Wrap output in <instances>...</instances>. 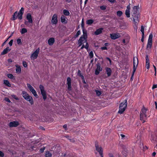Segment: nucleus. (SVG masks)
<instances>
[{
  "instance_id": "nucleus-3",
  "label": "nucleus",
  "mask_w": 157,
  "mask_h": 157,
  "mask_svg": "<svg viewBox=\"0 0 157 157\" xmlns=\"http://www.w3.org/2000/svg\"><path fill=\"white\" fill-rule=\"evenodd\" d=\"M95 147L96 151L99 153L101 157H103V149L101 146H99L97 141L95 142Z\"/></svg>"
},
{
  "instance_id": "nucleus-64",
  "label": "nucleus",
  "mask_w": 157,
  "mask_h": 157,
  "mask_svg": "<svg viewBox=\"0 0 157 157\" xmlns=\"http://www.w3.org/2000/svg\"><path fill=\"white\" fill-rule=\"evenodd\" d=\"M108 155L109 157H114L113 155L111 153H109Z\"/></svg>"
},
{
  "instance_id": "nucleus-31",
  "label": "nucleus",
  "mask_w": 157,
  "mask_h": 157,
  "mask_svg": "<svg viewBox=\"0 0 157 157\" xmlns=\"http://www.w3.org/2000/svg\"><path fill=\"white\" fill-rule=\"evenodd\" d=\"M3 82L8 87H10L11 86V85L8 80H4Z\"/></svg>"
},
{
  "instance_id": "nucleus-6",
  "label": "nucleus",
  "mask_w": 157,
  "mask_h": 157,
  "mask_svg": "<svg viewBox=\"0 0 157 157\" xmlns=\"http://www.w3.org/2000/svg\"><path fill=\"white\" fill-rule=\"evenodd\" d=\"M27 86L29 90L32 93L33 95L36 98L38 97V96L36 92L35 89L33 88V87L29 83H27Z\"/></svg>"
},
{
  "instance_id": "nucleus-42",
  "label": "nucleus",
  "mask_w": 157,
  "mask_h": 157,
  "mask_svg": "<svg viewBox=\"0 0 157 157\" xmlns=\"http://www.w3.org/2000/svg\"><path fill=\"white\" fill-rule=\"evenodd\" d=\"M100 8L101 10H106V6L105 5H102L100 6Z\"/></svg>"
},
{
  "instance_id": "nucleus-28",
  "label": "nucleus",
  "mask_w": 157,
  "mask_h": 157,
  "mask_svg": "<svg viewBox=\"0 0 157 157\" xmlns=\"http://www.w3.org/2000/svg\"><path fill=\"white\" fill-rule=\"evenodd\" d=\"M61 21L62 23H66L67 22V21L66 20V17L64 15H62L61 17Z\"/></svg>"
},
{
  "instance_id": "nucleus-15",
  "label": "nucleus",
  "mask_w": 157,
  "mask_h": 157,
  "mask_svg": "<svg viewBox=\"0 0 157 157\" xmlns=\"http://www.w3.org/2000/svg\"><path fill=\"white\" fill-rule=\"evenodd\" d=\"M105 73L107 75V77H110L112 73V70L111 68L109 67H106L105 68Z\"/></svg>"
},
{
  "instance_id": "nucleus-19",
  "label": "nucleus",
  "mask_w": 157,
  "mask_h": 157,
  "mask_svg": "<svg viewBox=\"0 0 157 157\" xmlns=\"http://www.w3.org/2000/svg\"><path fill=\"white\" fill-rule=\"evenodd\" d=\"M103 30V28H100L96 30L94 32V34L96 35H98L100 34L102 32Z\"/></svg>"
},
{
  "instance_id": "nucleus-44",
  "label": "nucleus",
  "mask_w": 157,
  "mask_h": 157,
  "mask_svg": "<svg viewBox=\"0 0 157 157\" xmlns=\"http://www.w3.org/2000/svg\"><path fill=\"white\" fill-rule=\"evenodd\" d=\"M144 26L143 25L141 26L140 31L142 33V35H144Z\"/></svg>"
},
{
  "instance_id": "nucleus-47",
  "label": "nucleus",
  "mask_w": 157,
  "mask_h": 157,
  "mask_svg": "<svg viewBox=\"0 0 157 157\" xmlns=\"http://www.w3.org/2000/svg\"><path fill=\"white\" fill-rule=\"evenodd\" d=\"M65 137L66 138H67L69 140H70L71 142L74 141V140L73 139H71L69 138L70 137V136L69 135H67L66 136H65Z\"/></svg>"
},
{
  "instance_id": "nucleus-48",
  "label": "nucleus",
  "mask_w": 157,
  "mask_h": 157,
  "mask_svg": "<svg viewBox=\"0 0 157 157\" xmlns=\"http://www.w3.org/2000/svg\"><path fill=\"white\" fill-rule=\"evenodd\" d=\"M22 64L23 66L25 67H27V64L26 62L24 61L22 62Z\"/></svg>"
},
{
  "instance_id": "nucleus-57",
  "label": "nucleus",
  "mask_w": 157,
  "mask_h": 157,
  "mask_svg": "<svg viewBox=\"0 0 157 157\" xmlns=\"http://www.w3.org/2000/svg\"><path fill=\"white\" fill-rule=\"evenodd\" d=\"M101 49L102 50H107V48L106 47V46H104V47H101Z\"/></svg>"
},
{
  "instance_id": "nucleus-1",
  "label": "nucleus",
  "mask_w": 157,
  "mask_h": 157,
  "mask_svg": "<svg viewBox=\"0 0 157 157\" xmlns=\"http://www.w3.org/2000/svg\"><path fill=\"white\" fill-rule=\"evenodd\" d=\"M23 97L27 101H28L32 105L34 104V101L33 97L29 96L28 94L25 91H22V93Z\"/></svg>"
},
{
  "instance_id": "nucleus-39",
  "label": "nucleus",
  "mask_w": 157,
  "mask_h": 157,
  "mask_svg": "<svg viewBox=\"0 0 157 157\" xmlns=\"http://www.w3.org/2000/svg\"><path fill=\"white\" fill-rule=\"evenodd\" d=\"M122 14V12L121 11H118L117 12V15L119 17L121 16Z\"/></svg>"
},
{
  "instance_id": "nucleus-24",
  "label": "nucleus",
  "mask_w": 157,
  "mask_h": 157,
  "mask_svg": "<svg viewBox=\"0 0 157 157\" xmlns=\"http://www.w3.org/2000/svg\"><path fill=\"white\" fill-rule=\"evenodd\" d=\"M55 41V38L53 37L50 38L48 40V44L50 45L53 44Z\"/></svg>"
},
{
  "instance_id": "nucleus-63",
  "label": "nucleus",
  "mask_w": 157,
  "mask_h": 157,
  "mask_svg": "<svg viewBox=\"0 0 157 157\" xmlns=\"http://www.w3.org/2000/svg\"><path fill=\"white\" fill-rule=\"evenodd\" d=\"M157 87V85H153L152 87V89H154L155 88H156Z\"/></svg>"
},
{
  "instance_id": "nucleus-52",
  "label": "nucleus",
  "mask_w": 157,
  "mask_h": 157,
  "mask_svg": "<svg viewBox=\"0 0 157 157\" xmlns=\"http://www.w3.org/2000/svg\"><path fill=\"white\" fill-rule=\"evenodd\" d=\"M85 42L86 43V45L85 46V48L86 49H87L89 48V44L87 42Z\"/></svg>"
},
{
  "instance_id": "nucleus-50",
  "label": "nucleus",
  "mask_w": 157,
  "mask_h": 157,
  "mask_svg": "<svg viewBox=\"0 0 157 157\" xmlns=\"http://www.w3.org/2000/svg\"><path fill=\"white\" fill-rule=\"evenodd\" d=\"M12 97L14 99L17 100H19V98L15 95H13Z\"/></svg>"
},
{
  "instance_id": "nucleus-62",
  "label": "nucleus",
  "mask_w": 157,
  "mask_h": 157,
  "mask_svg": "<svg viewBox=\"0 0 157 157\" xmlns=\"http://www.w3.org/2000/svg\"><path fill=\"white\" fill-rule=\"evenodd\" d=\"M96 67H101V65L100 63L98 62L96 64Z\"/></svg>"
},
{
  "instance_id": "nucleus-30",
  "label": "nucleus",
  "mask_w": 157,
  "mask_h": 157,
  "mask_svg": "<svg viewBox=\"0 0 157 157\" xmlns=\"http://www.w3.org/2000/svg\"><path fill=\"white\" fill-rule=\"evenodd\" d=\"M52 154L48 151L46 152L45 156V157H52Z\"/></svg>"
},
{
  "instance_id": "nucleus-22",
  "label": "nucleus",
  "mask_w": 157,
  "mask_h": 157,
  "mask_svg": "<svg viewBox=\"0 0 157 157\" xmlns=\"http://www.w3.org/2000/svg\"><path fill=\"white\" fill-rule=\"evenodd\" d=\"M146 64L147 68V69H149L150 67V63L148 58V56L147 55H146Z\"/></svg>"
},
{
  "instance_id": "nucleus-20",
  "label": "nucleus",
  "mask_w": 157,
  "mask_h": 157,
  "mask_svg": "<svg viewBox=\"0 0 157 157\" xmlns=\"http://www.w3.org/2000/svg\"><path fill=\"white\" fill-rule=\"evenodd\" d=\"M18 18V13L17 11L14 12L13 14L12 15V17L10 18L11 20L12 21H15Z\"/></svg>"
},
{
  "instance_id": "nucleus-33",
  "label": "nucleus",
  "mask_w": 157,
  "mask_h": 157,
  "mask_svg": "<svg viewBox=\"0 0 157 157\" xmlns=\"http://www.w3.org/2000/svg\"><path fill=\"white\" fill-rule=\"evenodd\" d=\"M152 38L153 35L151 33L149 35L147 42L152 43Z\"/></svg>"
},
{
  "instance_id": "nucleus-14",
  "label": "nucleus",
  "mask_w": 157,
  "mask_h": 157,
  "mask_svg": "<svg viewBox=\"0 0 157 157\" xmlns=\"http://www.w3.org/2000/svg\"><path fill=\"white\" fill-rule=\"evenodd\" d=\"M52 23L53 24H56L58 22L57 15L55 14L53 16L51 21Z\"/></svg>"
},
{
  "instance_id": "nucleus-38",
  "label": "nucleus",
  "mask_w": 157,
  "mask_h": 157,
  "mask_svg": "<svg viewBox=\"0 0 157 157\" xmlns=\"http://www.w3.org/2000/svg\"><path fill=\"white\" fill-rule=\"evenodd\" d=\"M27 29L26 28H24L21 29V34H23L27 33Z\"/></svg>"
},
{
  "instance_id": "nucleus-51",
  "label": "nucleus",
  "mask_w": 157,
  "mask_h": 157,
  "mask_svg": "<svg viewBox=\"0 0 157 157\" xmlns=\"http://www.w3.org/2000/svg\"><path fill=\"white\" fill-rule=\"evenodd\" d=\"M9 38H7L6 40L2 44V45H1V46L2 47H3V46H4L5 44H6V42H7V41L8 39H9Z\"/></svg>"
},
{
  "instance_id": "nucleus-9",
  "label": "nucleus",
  "mask_w": 157,
  "mask_h": 157,
  "mask_svg": "<svg viewBox=\"0 0 157 157\" xmlns=\"http://www.w3.org/2000/svg\"><path fill=\"white\" fill-rule=\"evenodd\" d=\"M138 60L137 58H135L134 57L133 58V72L136 71L137 67L138 65Z\"/></svg>"
},
{
  "instance_id": "nucleus-56",
  "label": "nucleus",
  "mask_w": 157,
  "mask_h": 157,
  "mask_svg": "<svg viewBox=\"0 0 157 157\" xmlns=\"http://www.w3.org/2000/svg\"><path fill=\"white\" fill-rule=\"evenodd\" d=\"M77 75L79 76L82 75L81 71L79 70H78Z\"/></svg>"
},
{
  "instance_id": "nucleus-45",
  "label": "nucleus",
  "mask_w": 157,
  "mask_h": 157,
  "mask_svg": "<svg viewBox=\"0 0 157 157\" xmlns=\"http://www.w3.org/2000/svg\"><path fill=\"white\" fill-rule=\"evenodd\" d=\"M81 27L82 29H84V19L83 18L82 19V22H81Z\"/></svg>"
},
{
  "instance_id": "nucleus-13",
  "label": "nucleus",
  "mask_w": 157,
  "mask_h": 157,
  "mask_svg": "<svg viewBox=\"0 0 157 157\" xmlns=\"http://www.w3.org/2000/svg\"><path fill=\"white\" fill-rule=\"evenodd\" d=\"M19 124V123L17 121H14L10 122L9 124V126L10 127H17Z\"/></svg>"
},
{
  "instance_id": "nucleus-59",
  "label": "nucleus",
  "mask_w": 157,
  "mask_h": 157,
  "mask_svg": "<svg viewBox=\"0 0 157 157\" xmlns=\"http://www.w3.org/2000/svg\"><path fill=\"white\" fill-rule=\"evenodd\" d=\"M127 9L126 10H128L129 11H130V4H129V5H128L127 7Z\"/></svg>"
},
{
  "instance_id": "nucleus-49",
  "label": "nucleus",
  "mask_w": 157,
  "mask_h": 157,
  "mask_svg": "<svg viewBox=\"0 0 157 157\" xmlns=\"http://www.w3.org/2000/svg\"><path fill=\"white\" fill-rule=\"evenodd\" d=\"M5 100L6 101L9 102L10 103L11 102V101L10 99L7 97H5L4 98Z\"/></svg>"
},
{
  "instance_id": "nucleus-26",
  "label": "nucleus",
  "mask_w": 157,
  "mask_h": 157,
  "mask_svg": "<svg viewBox=\"0 0 157 157\" xmlns=\"http://www.w3.org/2000/svg\"><path fill=\"white\" fill-rule=\"evenodd\" d=\"M83 35L81 36L84 37L85 38L87 39V31L86 29H82Z\"/></svg>"
},
{
  "instance_id": "nucleus-61",
  "label": "nucleus",
  "mask_w": 157,
  "mask_h": 157,
  "mask_svg": "<svg viewBox=\"0 0 157 157\" xmlns=\"http://www.w3.org/2000/svg\"><path fill=\"white\" fill-rule=\"evenodd\" d=\"M106 59L109 61V63H110L111 64V60L110 59V58H109V57H107L106 58Z\"/></svg>"
},
{
  "instance_id": "nucleus-58",
  "label": "nucleus",
  "mask_w": 157,
  "mask_h": 157,
  "mask_svg": "<svg viewBox=\"0 0 157 157\" xmlns=\"http://www.w3.org/2000/svg\"><path fill=\"white\" fill-rule=\"evenodd\" d=\"M144 35H142L141 41L143 42H144Z\"/></svg>"
},
{
  "instance_id": "nucleus-36",
  "label": "nucleus",
  "mask_w": 157,
  "mask_h": 157,
  "mask_svg": "<svg viewBox=\"0 0 157 157\" xmlns=\"http://www.w3.org/2000/svg\"><path fill=\"white\" fill-rule=\"evenodd\" d=\"M125 14L127 17H130V11L128 10H126Z\"/></svg>"
},
{
  "instance_id": "nucleus-11",
  "label": "nucleus",
  "mask_w": 157,
  "mask_h": 157,
  "mask_svg": "<svg viewBox=\"0 0 157 157\" xmlns=\"http://www.w3.org/2000/svg\"><path fill=\"white\" fill-rule=\"evenodd\" d=\"M121 35L119 33H113L110 34V37L112 39L115 40L121 37Z\"/></svg>"
},
{
  "instance_id": "nucleus-25",
  "label": "nucleus",
  "mask_w": 157,
  "mask_h": 157,
  "mask_svg": "<svg viewBox=\"0 0 157 157\" xmlns=\"http://www.w3.org/2000/svg\"><path fill=\"white\" fill-rule=\"evenodd\" d=\"M10 50V48L9 47H7L2 52L1 54V55H4L7 54L8 52H9Z\"/></svg>"
},
{
  "instance_id": "nucleus-4",
  "label": "nucleus",
  "mask_w": 157,
  "mask_h": 157,
  "mask_svg": "<svg viewBox=\"0 0 157 157\" xmlns=\"http://www.w3.org/2000/svg\"><path fill=\"white\" fill-rule=\"evenodd\" d=\"M26 18L28 20V21H25L24 22V24L27 26H28L29 23H32L33 22L32 16L30 13H28L27 14L26 16Z\"/></svg>"
},
{
  "instance_id": "nucleus-29",
  "label": "nucleus",
  "mask_w": 157,
  "mask_h": 157,
  "mask_svg": "<svg viewBox=\"0 0 157 157\" xmlns=\"http://www.w3.org/2000/svg\"><path fill=\"white\" fill-rule=\"evenodd\" d=\"M147 111V109L144 106H143L141 109V112L140 114H146Z\"/></svg>"
},
{
  "instance_id": "nucleus-37",
  "label": "nucleus",
  "mask_w": 157,
  "mask_h": 157,
  "mask_svg": "<svg viewBox=\"0 0 157 157\" xmlns=\"http://www.w3.org/2000/svg\"><path fill=\"white\" fill-rule=\"evenodd\" d=\"M7 76L8 77L11 79H15V77L13 76V75L11 74H7Z\"/></svg>"
},
{
  "instance_id": "nucleus-12",
  "label": "nucleus",
  "mask_w": 157,
  "mask_h": 157,
  "mask_svg": "<svg viewBox=\"0 0 157 157\" xmlns=\"http://www.w3.org/2000/svg\"><path fill=\"white\" fill-rule=\"evenodd\" d=\"M24 8L22 7L18 13V19L20 20H21L22 19V15L24 13Z\"/></svg>"
},
{
  "instance_id": "nucleus-16",
  "label": "nucleus",
  "mask_w": 157,
  "mask_h": 157,
  "mask_svg": "<svg viewBox=\"0 0 157 157\" xmlns=\"http://www.w3.org/2000/svg\"><path fill=\"white\" fill-rule=\"evenodd\" d=\"M71 78L68 77L67 78V85L68 89L69 90H71Z\"/></svg>"
},
{
  "instance_id": "nucleus-46",
  "label": "nucleus",
  "mask_w": 157,
  "mask_h": 157,
  "mask_svg": "<svg viewBox=\"0 0 157 157\" xmlns=\"http://www.w3.org/2000/svg\"><path fill=\"white\" fill-rule=\"evenodd\" d=\"M89 56L90 58H92L93 57L94 54L93 52L92 51L90 52V53H89Z\"/></svg>"
},
{
  "instance_id": "nucleus-2",
  "label": "nucleus",
  "mask_w": 157,
  "mask_h": 157,
  "mask_svg": "<svg viewBox=\"0 0 157 157\" xmlns=\"http://www.w3.org/2000/svg\"><path fill=\"white\" fill-rule=\"evenodd\" d=\"M127 105V100H125L124 102L121 103L120 104L118 113L122 114L125 110Z\"/></svg>"
},
{
  "instance_id": "nucleus-32",
  "label": "nucleus",
  "mask_w": 157,
  "mask_h": 157,
  "mask_svg": "<svg viewBox=\"0 0 157 157\" xmlns=\"http://www.w3.org/2000/svg\"><path fill=\"white\" fill-rule=\"evenodd\" d=\"M63 14L66 16H68L70 15V12L69 11L67 10H63Z\"/></svg>"
},
{
  "instance_id": "nucleus-60",
  "label": "nucleus",
  "mask_w": 157,
  "mask_h": 157,
  "mask_svg": "<svg viewBox=\"0 0 157 157\" xmlns=\"http://www.w3.org/2000/svg\"><path fill=\"white\" fill-rule=\"evenodd\" d=\"M63 128L65 129V130H67V125L66 124H64L63 126Z\"/></svg>"
},
{
  "instance_id": "nucleus-23",
  "label": "nucleus",
  "mask_w": 157,
  "mask_h": 157,
  "mask_svg": "<svg viewBox=\"0 0 157 157\" xmlns=\"http://www.w3.org/2000/svg\"><path fill=\"white\" fill-rule=\"evenodd\" d=\"M102 70V68L101 67H96L95 71V74L96 75H98L100 72Z\"/></svg>"
},
{
  "instance_id": "nucleus-41",
  "label": "nucleus",
  "mask_w": 157,
  "mask_h": 157,
  "mask_svg": "<svg viewBox=\"0 0 157 157\" xmlns=\"http://www.w3.org/2000/svg\"><path fill=\"white\" fill-rule=\"evenodd\" d=\"M81 32L80 30L78 31L76 33L75 35V38H76L78 37V36L80 34Z\"/></svg>"
},
{
  "instance_id": "nucleus-7",
  "label": "nucleus",
  "mask_w": 157,
  "mask_h": 157,
  "mask_svg": "<svg viewBox=\"0 0 157 157\" xmlns=\"http://www.w3.org/2000/svg\"><path fill=\"white\" fill-rule=\"evenodd\" d=\"M87 41V39L84 37L81 36L78 41V47L81 46L83 43Z\"/></svg>"
},
{
  "instance_id": "nucleus-17",
  "label": "nucleus",
  "mask_w": 157,
  "mask_h": 157,
  "mask_svg": "<svg viewBox=\"0 0 157 157\" xmlns=\"http://www.w3.org/2000/svg\"><path fill=\"white\" fill-rule=\"evenodd\" d=\"M147 119V115L145 114H140V120L142 121L143 123L146 122L145 120Z\"/></svg>"
},
{
  "instance_id": "nucleus-53",
  "label": "nucleus",
  "mask_w": 157,
  "mask_h": 157,
  "mask_svg": "<svg viewBox=\"0 0 157 157\" xmlns=\"http://www.w3.org/2000/svg\"><path fill=\"white\" fill-rule=\"evenodd\" d=\"M45 147H43V148H41L40 150V151L41 152H43L45 150Z\"/></svg>"
},
{
  "instance_id": "nucleus-10",
  "label": "nucleus",
  "mask_w": 157,
  "mask_h": 157,
  "mask_svg": "<svg viewBox=\"0 0 157 157\" xmlns=\"http://www.w3.org/2000/svg\"><path fill=\"white\" fill-rule=\"evenodd\" d=\"M40 48H38L36 51L31 55V58H33V59H35L38 57V54L39 52Z\"/></svg>"
},
{
  "instance_id": "nucleus-35",
  "label": "nucleus",
  "mask_w": 157,
  "mask_h": 157,
  "mask_svg": "<svg viewBox=\"0 0 157 157\" xmlns=\"http://www.w3.org/2000/svg\"><path fill=\"white\" fill-rule=\"evenodd\" d=\"M94 22V20L92 19H90L87 20L86 21V23L88 25H91Z\"/></svg>"
},
{
  "instance_id": "nucleus-43",
  "label": "nucleus",
  "mask_w": 157,
  "mask_h": 157,
  "mask_svg": "<svg viewBox=\"0 0 157 157\" xmlns=\"http://www.w3.org/2000/svg\"><path fill=\"white\" fill-rule=\"evenodd\" d=\"M17 43L19 45L22 44V42L21 41V39L18 38L17 39Z\"/></svg>"
},
{
  "instance_id": "nucleus-18",
  "label": "nucleus",
  "mask_w": 157,
  "mask_h": 157,
  "mask_svg": "<svg viewBox=\"0 0 157 157\" xmlns=\"http://www.w3.org/2000/svg\"><path fill=\"white\" fill-rule=\"evenodd\" d=\"M140 15L139 14H132V17L133 21L136 22H137L139 21V17Z\"/></svg>"
},
{
  "instance_id": "nucleus-55",
  "label": "nucleus",
  "mask_w": 157,
  "mask_h": 157,
  "mask_svg": "<svg viewBox=\"0 0 157 157\" xmlns=\"http://www.w3.org/2000/svg\"><path fill=\"white\" fill-rule=\"evenodd\" d=\"M13 40H11L9 42V44L10 46H11L12 45Z\"/></svg>"
},
{
  "instance_id": "nucleus-54",
  "label": "nucleus",
  "mask_w": 157,
  "mask_h": 157,
  "mask_svg": "<svg viewBox=\"0 0 157 157\" xmlns=\"http://www.w3.org/2000/svg\"><path fill=\"white\" fill-rule=\"evenodd\" d=\"M4 156V153L0 150V157H3Z\"/></svg>"
},
{
  "instance_id": "nucleus-34",
  "label": "nucleus",
  "mask_w": 157,
  "mask_h": 157,
  "mask_svg": "<svg viewBox=\"0 0 157 157\" xmlns=\"http://www.w3.org/2000/svg\"><path fill=\"white\" fill-rule=\"evenodd\" d=\"M152 42H147V43L146 47V49L147 50L148 48H151L152 47Z\"/></svg>"
},
{
  "instance_id": "nucleus-40",
  "label": "nucleus",
  "mask_w": 157,
  "mask_h": 157,
  "mask_svg": "<svg viewBox=\"0 0 157 157\" xmlns=\"http://www.w3.org/2000/svg\"><path fill=\"white\" fill-rule=\"evenodd\" d=\"M95 92L96 93V94L97 95L99 96L101 94V91L98 90H96Z\"/></svg>"
},
{
  "instance_id": "nucleus-27",
  "label": "nucleus",
  "mask_w": 157,
  "mask_h": 157,
  "mask_svg": "<svg viewBox=\"0 0 157 157\" xmlns=\"http://www.w3.org/2000/svg\"><path fill=\"white\" fill-rule=\"evenodd\" d=\"M16 67V73L19 74L20 73L21 71V67L17 64L15 65Z\"/></svg>"
},
{
  "instance_id": "nucleus-21",
  "label": "nucleus",
  "mask_w": 157,
  "mask_h": 157,
  "mask_svg": "<svg viewBox=\"0 0 157 157\" xmlns=\"http://www.w3.org/2000/svg\"><path fill=\"white\" fill-rule=\"evenodd\" d=\"M139 6H135L133 8V14H139Z\"/></svg>"
},
{
  "instance_id": "nucleus-8",
  "label": "nucleus",
  "mask_w": 157,
  "mask_h": 157,
  "mask_svg": "<svg viewBox=\"0 0 157 157\" xmlns=\"http://www.w3.org/2000/svg\"><path fill=\"white\" fill-rule=\"evenodd\" d=\"M87 41V39L84 37L81 36L78 41V47L81 46L83 43Z\"/></svg>"
},
{
  "instance_id": "nucleus-5",
  "label": "nucleus",
  "mask_w": 157,
  "mask_h": 157,
  "mask_svg": "<svg viewBox=\"0 0 157 157\" xmlns=\"http://www.w3.org/2000/svg\"><path fill=\"white\" fill-rule=\"evenodd\" d=\"M39 88L40 90L41 94L43 96V98L44 101L47 98L46 93L44 90V86L42 85H40Z\"/></svg>"
}]
</instances>
